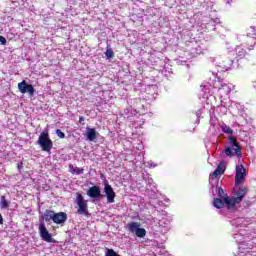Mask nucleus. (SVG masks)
<instances>
[{"label": "nucleus", "instance_id": "26", "mask_svg": "<svg viewBox=\"0 0 256 256\" xmlns=\"http://www.w3.org/2000/svg\"><path fill=\"white\" fill-rule=\"evenodd\" d=\"M218 195L220 198L224 199L223 195H225V191L222 188H218Z\"/></svg>", "mask_w": 256, "mask_h": 256}, {"label": "nucleus", "instance_id": "5", "mask_svg": "<svg viewBox=\"0 0 256 256\" xmlns=\"http://www.w3.org/2000/svg\"><path fill=\"white\" fill-rule=\"evenodd\" d=\"M37 144L41 146L42 151L51 153V149H53V141L49 139V132H41Z\"/></svg>", "mask_w": 256, "mask_h": 256}, {"label": "nucleus", "instance_id": "10", "mask_svg": "<svg viewBox=\"0 0 256 256\" xmlns=\"http://www.w3.org/2000/svg\"><path fill=\"white\" fill-rule=\"evenodd\" d=\"M87 195L91 199H101V188L99 186H92L87 190Z\"/></svg>", "mask_w": 256, "mask_h": 256}, {"label": "nucleus", "instance_id": "33", "mask_svg": "<svg viewBox=\"0 0 256 256\" xmlns=\"http://www.w3.org/2000/svg\"><path fill=\"white\" fill-rule=\"evenodd\" d=\"M253 45H255V43H253V44H250V47H253Z\"/></svg>", "mask_w": 256, "mask_h": 256}, {"label": "nucleus", "instance_id": "28", "mask_svg": "<svg viewBox=\"0 0 256 256\" xmlns=\"http://www.w3.org/2000/svg\"><path fill=\"white\" fill-rule=\"evenodd\" d=\"M148 167H150L151 169H155V167H157V164L153 163V161H149L148 162Z\"/></svg>", "mask_w": 256, "mask_h": 256}, {"label": "nucleus", "instance_id": "36", "mask_svg": "<svg viewBox=\"0 0 256 256\" xmlns=\"http://www.w3.org/2000/svg\"><path fill=\"white\" fill-rule=\"evenodd\" d=\"M249 49V51H251V49H253V48H248Z\"/></svg>", "mask_w": 256, "mask_h": 256}, {"label": "nucleus", "instance_id": "31", "mask_svg": "<svg viewBox=\"0 0 256 256\" xmlns=\"http://www.w3.org/2000/svg\"><path fill=\"white\" fill-rule=\"evenodd\" d=\"M0 225H3V215L0 214Z\"/></svg>", "mask_w": 256, "mask_h": 256}, {"label": "nucleus", "instance_id": "1", "mask_svg": "<svg viewBox=\"0 0 256 256\" xmlns=\"http://www.w3.org/2000/svg\"><path fill=\"white\" fill-rule=\"evenodd\" d=\"M224 153L228 157H233V155H241V146L239 142H237V138L235 136L228 137V145L225 146Z\"/></svg>", "mask_w": 256, "mask_h": 256}, {"label": "nucleus", "instance_id": "27", "mask_svg": "<svg viewBox=\"0 0 256 256\" xmlns=\"http://www.w3.org/2000/svg\"><path fill=\"white\" fill-rule=\"evenodd\" d=\"M0 43L2 45H7V39L5 37H3V36H0Z\"/></svg>", "mask_w": 256, "mask_h": 256}, {"label": "nucleus", "instance_id": "7", "mask_svg": "<svg viewBox=\"0 0 256 256\" xmlns=\"http://www.w3.org/2000/svg\"><path fill=\"white\" fill-rule=\"evenodd\" d=\"M18 90L20 93L25 95V93H28L30 97H33L35 95V88L31 84H27V81L23 80L22 82L18 83Z\"/></svg>", "mask_w": 256, "mask_h": 256}, {"label": "nucleus", "instance_id": "12", "mask_svg": "<svg viewBox=\"0 0 256 256\" xmlns=\"http://www.w3.org/2000/svg\"><path fill=\"white\" fill-rule=\"evenodd\" d=\"M221 173H225V165L220 164L218 167L215 169V171L210 175V181L213 179H217Z\"/></svg>", "mask_w": 256, "mask_h": 256}, {"label": "nucleus", "instance_id": "23", "mask_svg": "<svg viewBox=\"0 0 256 256\" xmlns=\"http://www.w3.org/2000/svg\"><path fill=\"white\" fill-rule=\"evenodd\" d=\"M202 91L205 93V95L211 93V85L209 84H204L201 85Z\"/></svg>", "mask_w": 256, "mask_h": 256}, {"label": "nucleus", "instance_id": "32", "mask_svg": "<svg viewBox=\"0 0 256 256\" xmlns=\"http://www.w3.org/2000/svg\"><path fill=\"white\" fill-rule=\"evenodd\" d=\"M212 75H213L214 77H217V72H212Z\"/></svg>", "mask_w": 256, "mask_h": 256}, {"label": "nucleus", "instance_id": "8", "mask_svg": "<svg viewBox=\"0 0 256 256\" xmlns=\"http://www.w3.org/2000/svg\"><path fill=\"white\" fill-rule=\"evenodd\" d=\"M247 175V170L243 165L236 166V176H235V183L236 185H241L243 181H245V177Z\"/></svg>", "mask_w": 256, "mask_h": 256}, {"label": "nucleus", "instance_id": "9", "mask_svg": "<svg viewBox=\"0 0 256 256\" xmlns=\"http://www.w3.org/2000/svg\"><path fill=\"white\" fill-rule=\"evenodd\" d=\"M104 193L107 198V203H115V190L109 183L104 184Z\"/></svg>", "mask_w": 256, "mask_h": 256}, {"label": "nucleus", "instance_id": "24", "mask_svg": "<svg viewBox=\"0 0 256 256\" xmlns=\"http://www.w3.org/2000/svg\"><path fill=\"white\" fill-rule=\"evenodd\" d=\"M105 55H106L107 59H113V57H114L113 49L107 48Z\"/></svg>", "mask_w": 256, "mask_h": 256}, {"label": "nucleus", "instance_id": "13", "mask_svg": "<svg viewBox=\"0 0 256 256\" xmlns=\"http://www.w3.org/2000/svg\"><path fill=\"white\" fill-rule=\"evenodd\" d=\"M86 137L88 141H95L97 139V130L95 128H86Z\"/></svg>", "mask_w": 256, "mask_h": 256}, {"label": "nucleus", "instance_id": "20", "mask_svg": "<svg viewBox=\"0 0 256 256\" xmlns=\"http://www.w3.org/2000/svg\"><path fill=\"white\" fill-rule=\"evenodd\" d=\"M221 130L226 133V135H230V137H233V129L231 127L227 126V124L222 123L220 125Z\"/></svg>", "mask_w": 256, "mask_h": 256}, {"label": "nucleus", "instance_id": "11", "mask_svg": "<svg viewBox=\"0 0 256 256\" xmlns=\"http://www.w3.org/2000/svg\"><path fill=\"white\" fill-rule=\"evenodd\" d=\"M218 92L221 97H225L231 93V85L221 84V87H218Z\"/></svg>", "mask_w": 256, "mask_h": 256}, {"label": "nucleus", "instance_id": "2", "mask_svg": "<svg viewBox=\"0 0 256 256\" xmlns=\"http://www.w3.org/2000/svg\"><path fill=\"white\" fill-rule=\"evenodd\" d=\"M77 209V214L78 215H84L87 217L89 215V204L88 201L85 200V197H83V194L81 193H76V199L74 201Z\"/></svg>", "mask_w": 256, "mask_h": 256}, {"label": "nucleus", "instance_id": "18", "mask_svg": "<svg viewBox=\"0 0 256 256\" xmlns=\"http://www.w3.org/2000/svg\"><path fill=\"white\" fill-rule=\"evenodd\" d=\"M235 54H236V57H238L239 59H243V57L247 55V51L244 50L243 46H237L235 48Z\"/></svg>", "mask_w": 256, "mask_h": 256}, {"label": "nucleus", "instance_id": "21", "mask_svg": "<svg viewBox=\"0 0 256 256\" xmlns=\"http://www.w3.org/2000/svg\"><path fill=\"white\" fill-rule=\"evenodd\" d=\"M136 237H139L140 239H142L143 237H145V235H147V231L144 228H138L135 232Z\"/></svg>", "mask_w": 256, "mask_h": 256}, {"label": "nucleus", "instance_id": "16", "mask_svg": "<svg viewBox=\"0 0 256 256\" xmlns=\"http://www.w3.org/2000/svg\"><path fill=\"white\" fill-rule=\"evenodd\" d=\"M231 65H233V60L227 59L226 61L218 62V67H220L223 71H229L231 69Z\"/></svg>", "mask_w": 256, "mask_h": 256}, {"label": "nucleus", "instance_id": "4", "mask_svg": "<svg viewBox=\"0 0 256 256\" xmlns=\"http://www.w3.org/2000/svg\"><path fill=\"white\" fill-rule=\"evenodd\" d=\"M237 197H229L227 196L225 198V203L228 209H233L237 203H240L243 201V197L247 195V188H239V190L236 192Z\"/></svg>", "mask_w": 256, "mask_h": 256}, {"label": "nucleus", "instance_id": "30", "mask_svg": "<svg viewBox=\"0 0 256 256\" xmlns=\"http://www.w3.org/2000/svg\"><path fill=\"white\" fill-rule=\"evenodd\" d=\"M196 117H201V110H198V111L196 112Z\"/></svg>", "mask_w": 256, "mask_h": 256}, {"label": "nucleus", "instance_id": "14", "mask_svg": "<svg viewBox=\"0 0 256 256\" xmlns=\"http://www.w3.org/2000/svg\"><path fill=\"white\" fill-rule=\"evenodd\" d=\"M225 199H227V196L224 198H215L213 202L214 207H216V209H223V207H227Z\"/></svg>", "mask_w": 256, "mask_h": 256}, {"label": "nucleus", "instance_id": "19", "mask_svg": "<svg viewBox=\"0 0 256 256\" xmlns=\"http://www.w3.org/2000/svg\"><path fill=\"white\" fill-rule=\"evenodd\" d=\"M69 172L72 173L73 175H81V174H83V168H79L77 166L70 165Z\"/></svg>", "mask_w": 256, "mask_h": 256}, {"label": "nucleus", "instance_id": "35", "mask_svg": "<svg viewBox=\"0 0 256 256\" xmlns=\"http://www.w3.org/2000/svg\"><path fill=\"white\" fill-rule=\"evenodd\" d=\"M214 88L217 89V85H214Z\"/></svg>", "mask_w": 256, "mask_h": 256}, {"label": "nucleus", "instance_id": "34", "mask_svg": "<svg viewBox=\"0 0 256 256\" xmlns=\"http://www.w3.org/2000/svg\"><path fill=\"white\" fill-rule=\"evenodd\" d=\"M242 47H246V45H245V44H242Z\"/></svg>", "mask_w": 256, "mask_h": 256}, {"label": "nucleus", "instance_id": "25", "mask_svg": "<svg viewBox=\"0 0 256 256\" xmlns=\"http://www.w3.org/2000/svg\"><path fill=\"white\" fill-rule=\"evenodd\" d=\"M56 135L60 138V139H65V133H63V131H61L60 129L56 130Z\"/></svg>", "mask_w": 256, "mask_h": 256}, {"label": "nucleus", "instance_id": "29", "mask_svg": "<svg viewBox=\"0 0 256 256\" xmlns=\"http://www.w3.org/2000/svg\"><path fill=\"white\" fill-rule=\"evenodd\" d=\"M83 121H85V117L80 116V117H79V123H83Z\"/></svg>", "mask_w": 256, "mask_h": 256}, {"label": "nucleus", "instance_id": "17", "mask_svg": "<svg viewBox=\"0 0 256 256\" xmlns=\"http://www.w3.org/2000/svg\"><path fill=\"white\" fill-rule=\"evenodd\" d=\"M126 227L130 233H136L137 229L141 227V224L139 222H130Z\"/></svg>", "mask_w": 256, "mask_h": 256}, {"label": "nucleus", "instance_id": "6", "mask_svg": "<svg viewBox=\"0 0 256 256\" xmlns=\"http://www.w3.org/2000/svg\"><path fill=\"white\" fill-rule=\"evenodd\" d=\"M39 233L40 237L43 241H46V243H55L56 241L53 239V236L49 231L47 230V227L45 226V222H40L39 224Z\"/></svg>", "mask_w": 256, "mask_h": 256}, {"label": "nucleus", "instance_id": "37", "mask_svg": "<svg viewBox=\"0 0 256 256\" xmlns=\"http://www.w3.org/2000/svg\"><path fill=\"white\" fill-rule=\"evenodd\" d=\"M217 61H219V58H217Z\"/></svg>", "mask_w": 256, "mask_h": 256}, {"label": "nucleus", "instance_id": "3", "mask_svg": "<svg viewBox=\"0 0 256 256\" xmlns=\"http://www.w3.org/2000/svg\"><path fill=\"white\" fill-rule=\"evenodd\" d=\"M44 219L45 221L53 220V223H55L56 225H63V223L67 221V213L65 212L55 213L53 210H47L44 213Z\"/></svg>", "mask_w": 256, "mask_h": 256}, {"label": "nucleus", "instance_id": "22", "mask_svg": "<svg viewBox=\"0 0 256 256\" xmlns=\"http://www.w3.org/2000/svg\"><path fill=\"white\" fill-rule=\"evenodd\" d=\"M0 206L1 209H7L9 207V202L5 199V196H1Z\"/></svg>", "mask_w": 256, "mask_h": 256}, {"label": "nucleus", "instance_id": "15", "mask_svg": "<svg viewBox=\"0 0 256 256\" xmlns=\"http://www.w3.org/2000/svg\"><path fill=\"white\" fill-rule=\"evenodd\" d=\"M247 45L251 42V39L256 40V27L251 26L247 31Z\"/></svg>", "mask_w": 256, "mask_h": 256}]
</instances>
